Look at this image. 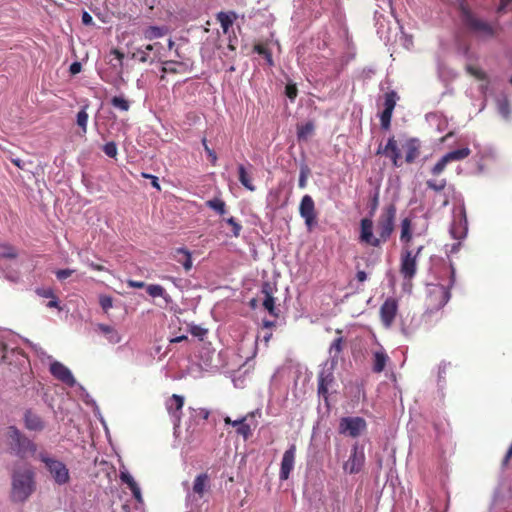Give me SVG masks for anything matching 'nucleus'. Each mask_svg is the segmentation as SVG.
<instances>
[{"label": "nucleus", "instance_id": "1", "mask_svg": "<svg viewBox=\"0 0 512 512\" xmlns=\"http://www.w3.org/2000/svg\"><path fill=\"white\" fill-rule=\"evenodd\" d=\"M395 219L396 207L393 204L384 207L379 215L376 225L377 234H374V223L371 218L361 219L359 242L371 247H380L392 235Z\"/></svg>", "mask_w": 512, "mask_h": 512}, {"label": "nucleus", "instance_id": "2", "mask_svg": "<svg viewBox=\"0 0 512 512\" xmlns=\"http://www.w3.org/2000/svg\"><path fill=\"white\" fill-rule=\"evenodd\" d=\"M35 475L31 468L20 467L12 474L11 498L14 502H25L35 491Z\"/></svg>", "mask_w": 512, "mask_h": 512}, {"label": "nucleus", "instance_id": "3", "mask_svg": "<svg viewBox=\"0 0 512 512\" xmlns=\"http://www.w3.org/2000/svg\"><path fill=\"white\" fill-rule=\"evenodd\" d=\"M5 437L10 449L19 457H37V445L26 437L17 427L9 426L5 431Z\"/></svg>", "mask_w": 512, "mask_h": 512}, {"label": "nucleus", "instance_id": "4", "mask_svg": "<svg viewBox=\"0 0 512 512\" xmlns=\"http://www.w3.org/2000/svg\"><path fill=\"white\" fill-rule=\"evenodd\" d=\"M423 246L412 248L411 246H402L400 252L399 272L404 280V287L411 284L412 279L417 273V260L423 250Z\"/></svg>", "mask_w": 512, "mask_h": 512}, {"label": "nucleus", "instance_id": "5", "mask_svg": "<svg viewBox=\"0 0 512 512\" xmlns=\"http://www.w3.org/2000/svg\"><path fill=\"white\" fill-rule=\"evenodd\" d=\"M455 271L451 268V280L448 287L440 284H428L426 287L427 299L426 305L427 310L430 312L439 310L442 308L450 299L449 288L453 286L455 282Z\"/></svg>", "mask_w": 512, "mask_h": 512}, {"label": "nucleus", "instance_id": "6", "mask_svg": "<svg viewBox=\"0 0 512 512\" xmlns=\"http://www.w3.org/2000/svg\"><path fill=\"white\" fill-rule=\"evenodd\" d=\"M37 459L44 464L56 484L65 485L70 481L69 469L62 461L51 456L46 451L38 452Z\"/></svg>", "mask_w": 512, "mask_h": 512}, {"label": "nucleus", "instance_id": "7", "mask_svg": "<svg viewBox=\"0 0 512 512\" xmlns=\"http://www.w3.org/2000/svg\"><path fill=\"white\" fill-rule=\"evenodd\" d=\"M462 17L465 24L476 34L483 37L492 36L495 33V26L477 18L469 9L461 6Z\"/></svg>", "mask_w": 512, "mask_h": 512}, {"label": "nucleus", "instance_id": "8", "mask_svg": "<svg viewBox=\"0 0 512 512\" xmlns=\"http://www.w3.org/2000/svg\"><path fill=\"white\" fill-rule=\"evenodd\" d=\"M364 447L355 443L350 451L348 459L343 463V471L346 474H357L362 471L365 465Z\"/></svg>", "mask_w": 512, "mask_h": 512}, {"label": "nucleus", "instance_id": "9", "mask_svg": "<svg viewBox=\"0 0 512 512\" xmlns=\"http://www.w3.org/2000/svg\"><path fill=\"white\" fill-rule=\"evenodd\" d=\"M367 428L362 417H343L339 422V433L352 438L359 437Z\"/></svg>", "mask_w": 512, "mask_h": 512}, {"label": "nucleus", "instance_id": "10", "mask_svg": "<svg viewBox=\"0 0 512 512\" xmlns=\"http://www.w3.org/2000/svg\"><path fill=\"white\" fill-rule=\"evenodd\" d=\"M16 250L7 244H0V269L3 270V275L10 281L17 282L20 278L19 272L14 269L5 270V260L12 261V265L18 267V261L16 260Z\"/></svg>", "mask_w": 512, "mask_h": 512}, {"label": "nucleus", "instance_id": "11", "mask_svg": "<svg viewBox=\"0 0 512 512\" xmlns=\"http://www.w3.org/2000/svg\"><path fill=\"white\" fill-rule=\"evenodd\" d=\"M50 361L49 371L59 381L69 387H74L77 384L71 370L59 361L52 360L50 356H47Z\"/></svg>", "mask_w": 512, "mask_h": 512}, {"label": "nucleus", "instance_id": "12", "mask_svg": "<svg viewBox=\"0 0 512 512\" xmlns=\"http://www.w3.org/2000/svg\"><path fill=\"white\" fill-rule=\"evenodd\" d=\"M299 213L304 219L307 228L311 230L316 224V213L315 204L310 195H305L302 197L299 206Z\"/></svg>", "mask_w": 512, "mask_h": 512}, {"label": "nucleus", "instance_id": "13", "mask_svg": "<svg viewBox=\"0 0 512 512\" xmlns=\"http://www.w3.org/2000/svg\"><path fill=\"white\" fill-rule=\"evenodd\" d=\"M336 364H325L318 376V393L327 398V393L334 382L333 370Z\"/></svg>", "mask_w": 512, "mask_h": 512}, {"label": "nucleus", "instance_id": "14", "mask_svg": "<svg viewBox=\"0 0 512 512\" xmlns=\"http://www.w3.org/2000/svg\"><path fill=\"white\" fill-rule=\"evenodd\" d=\"M295 454H296V446L294 444L290 445V447L284 452L281 460L279 478L284 481L287 480L290 476V473L294 469L295 465Z\"/></svg>", "mask_w": 512, "mask_h": 512}, {"label": "nucleus", "instance_id": "15", "mask_svg": "<svg viewBox=\"0 0 512 512\" xmlns=\"http://www.w3.org/2000/svg\"><path fill=\"white\" fill-rule=\"evenodd\" d=\"M398 310L397 301L394 298H388L380 307V317L383 325L390 328L396 317Z\"/></svg>", "mask_w": 512, "mask_h": 512}, {"label": "nucleus", "instance_id": "16", "mask_svg": "<svg viewBox=\"0 0 512 512\" xmlns=\"http://www.w3.org/2000/svg\"><path fill=\"white\" fill-rule=\"evenodd\" d=\"M184 405V397L173 394L167 401H166V409L170 416L173 418L175 425H178L181 418V410Z\"/></svg>", "mask_w": 512, "mask_h": 512}, {"label": "nucleus", "instance_id": "17", "mask_svg": "<svg viewBox=\"0 0 512 512\" xmlns=\"http://www.w3.org/2000/svg\"><path fill=\"white\" fill-rule=\"evenodd\" d=\"M377 153L384 154L386 157H389L395 167L401 166V152L397 146L396 140L393 137L389 138L386 146L383 149L379 148Z\"/></svg>", "mask_w": 512, "mask_h": 512}, {"label": "nucleus", "instance_id": "18", "mask_svg": "<svg viewBox=\"0 0 512 512\" xmlns=\"http://www.w3.org/2000/svg\"><path fill=\"white\" fill-rule=\"evenodd\" d=\"M24 426L27 430L41 432L45 428L43 419L31 410H27L23 416Z\"/></svg>", "mask_w": 512, "mask_h": 512}, {"label": "nucleus", "instance_id": "19", "mask_svg": "<svg viewBox=\"0 0 512 512\" xmlns=\"http://www.w3.org/2000/svg\"><path fill=\"white\" fill-rule=\"evenodd\" d=\"M495 106L498 114L505 120L512 119V108L507 95L503 92L495 96Z\"/></svg>", "mask_w": 512, "mask_h": 512}, {"label": "nucleus", "instance_id": "20", "mask_svg": "<svg viewBox=\"0 0 512 512\" xmlns=\"http://www.w3.org/2000/svg\"><path fill=\"white\" fill-rule=\"evenodd\" d=\"M459 217H460L459 222L458 223L454 222L451 225L450 233L454 239L461 240L466 237L467 230H468L466 213H465V209L463 207L459 211Z\"/></svg>", "mask_w": 512, "mask_h": 512}, {"label": "nucleus", "instance_id": "21", "mask_svg": "<svg viewBox=\"0 0 512 512\" xmlns=\"http://www.w3.org/2000/svg\"><path fill=\"white\" fill-rule=\"evenodd\" d=\"M119 477L123 483L128 485L136 501L141 503L143 501L141 489L134 480V478L132 477V475L125 468H123L122 470H120Z\"/></svg>", "mask_w": 512, "mask_h": 512}, {"label": "nucleus", "instance_id": "22", "mask_svg": "<svg viewBox=\"0 0 512 512\" xmlns=\"http://www.w3.org/2000/svg\"><path fill=\"white\" fill-rule=\"evenodd\" d=\"M172 258L182 264L185 271L191 270L193 266L191 253L186 248H177L172 252Z\"/></svg>", "mask_w": 512, "mask_h": 512}, {"label": "nucleus", "instance_id": "23", "mask_svg": "<svg viewBox=\"0 0 512 512\" xmlns=\"http://www.w3.org/2000/svg\"><path fill=\"white\" fill-rule=\"evenodd\" d=\"M98 331L105 336V338L110 342L111 344H117L120 343L122 340L121 335L116 330L115 327L106 325V324H98L97 325Z\"/></svg>", "mask_w": 512, "mask_h": 512}, {"label": "nucleus", "instance_id": "24", "mask_svg": "<svg viewBox=\"0 0 512 512\" xmlns=\"http://www.w3.org/2000/svg\"><path fill=\"white\" fill-rule=\"evenodd\" d=\"M389 357L385 350L380 347L378 350L373 352V371L380 373L384 370Z\"/></svg>", "mask_w": 512, "mask_h": 512}, {"label": "nucleus", "instance_id": "25", "mask_svg": "<svg viewBox=\"0 0 512 512\" xmlns=\"http://www.w3.org/2000/svg\"><path fill=\"white\" fill-rule=\"evenodd\" d=\"M158 47H159V43H155V44H148L144 48H138L132 54V58L137 59L143 63L148 62V61L152 62L154 59H152L150 57V52L158 49Z\"/></svg>", "mask_w": 512, "mask_h": 512}, {"label": "nucleus", "instance_id": "26", "mask_svg": "<svg viewBox=\"0 0 512 512\" xmlns=\"http://www.w3.org/2000/svg\"><path fill=\"white\" fill-rule=\"evenodd\" d=\"M400 241L402 246H411L412 224L409 218H404L401 221Z\"/></svg>", "mask_w": 512, "mask_h": 512}, {"label": "nucleus", "instance_id": "27", "mask_svg": "<svg viewBox=\"0 0 512 512\" xmlns=\"http://www.w3.org/2000/svg\"><path fill=\"white\" fill-rule=\"evenodd\" d=\"M209 487V476L206 473L199 474L193 483V492L200 498L203 497L205 491Z\"/></svg>", "mask_w": 512, "mask_h": 512}, {"label": "nucleus", "instance_id": "28", "mask_svg": "<svg viewBox=\"0 0 512 512\" xmlns=\"http://www.w3.org/2000/svg\"><path fill=\"white\" fill-rule=\"evenodd\" d=\"M419 143L415 139L409 140L405 144V160L412 163L419 156Z\"/></svg>", "mask_w": 512, "mask_h": 512}, {"label": "nucleus", "instance_id": "29", "mask_svg": "<svg viewBox=\"0 0 512 512\" xmlns=\"http://www.w3.org/2000/svg\"><path fill=\"white\" fill-rule=\"evenodd\" d=\"M147 293L153 297H161L168 304L172 301L170 295H168L165 289L159 284H149L146 286Z\"/></svg>", "mask_w": 512, "mask_h": 512}, {"label": "nucleus", "instance_id": "30", "mask_svg": "<svg viewBox=\"0 0 512 512\" xmlns=\"http://www.w3.org/2000/svg\"><path fill=\"white\" fill-rule=\"evenodd\" d=\"M257 426V421L255 418L245 420L242 422L241 425H239L238 429H236V432L238 435L242 436L245 440L252 436L253 430Z\"/></svg>", "mask_w": 512, "mask_h": 512}, {"label": "nucleus", "instance_id": "31", "mask_svg": "<svg viewBox=\"0 0 512 512\" xmlns=\"http://www.w3.org/2000/svg\"><path fill=\"white\" fill-rule=\"evenodd\" d=\"M343 342V338L338 337L331 343L329 347L330 363H338L340 353L343 350Z\"/></svg>", "mask_w": 512, "mask_h": 512}, {"label": "nucleus", "instance_id": "32", "mask_svg": "<svg viewBox=\"0 0 512 512\" xmlns=\"http://www.w3.org/2000/svg\"><path fill=\"white\" fill-rule=\"evenodd\" d=\"M235 19L236 14L234 12H220L217 14V20L219 21L221 28L225 34L228 33Z\"/></svg>", "mask_w": 512, "mask_h": 512}, {"label": "nucleus", "instance_id": "33", "mask_svg": "<svg viewBox=\"0 0 512 512\" xmlns=\"http://www.w3.org/2000/svg\"><path fill=\"white\" fill-rule=\"evenodd\" d=\"M471 153V150L468 147L459 148L453 151L446 153L444 156L448 160L449 163L454 161H461L467 158Z\"/></svg>", "mask_w": 512, "mask_h": 512}, {"label": "nucleus", "instance_id": "34", "mask_svg": "<svg viewBox=\"0 0 512 512\" xmlns=\"http://www.w3.org/2000/svg\"><path fill=\"white\" fill-rule=\"evenodd\" d=\"M166 32H167V29L164 27L149 26L148 28H146L143 31V35L146 40L151 41L154 39L161 38L162 36H164L166 34Z\"/></svg>", "mask_w": 512, "mask_h": 512}, {"label": "nucleus", "instance_id": "35", "mask_svg": "<svg viewBox=\"0 0 512 512\" xmlns=\"http://www.w3.org/2000/svg\"><path fill=\"white\" fill-rule=\"evenodd\" d=\"M238 174L240 183L249 191H255L256 187L252 183V178L243 165L238 166Z\"/></svg>", "mask_w": 512, "mask_h": 512}, {"label": "nucleus", "instance_id": "36", "mask_svg": "<svg viewBox=\"0 0 512 512\" xmlns=\"http://www.w3.org/2000/svg\"><path fill=\"white\" fill-rule=\"evenodd\" d=\"M313 131H314V125L312 122H307L301 126L298 127L297 129V137L299 140H303V141H306L308 140L312 134H313Z\"/></svg>", "mask_w": 512, "mask_h": 512}, {"label": "nucleus", "instance_id": "37", "mask_svg": "<svg viewBox=\"0 0 512 512\" xmlns=\"http://www.w3.org/2000/svg\"><path fill=\"white\" fill-rule=\"evenodd\" d=\"M186 64L176 61H165L163 63V72L165 73H180L186 69Z\"/></svg>", "mask_w": 512, "mask_h": 512}, {"label": "nucleus", "instance_id": "38", "mask_svg": "<svg viewBox=\"0 0 512 512\" xmlns=\"http://www.w3.org/2000/svg\"><path fill=\"white\" fill-rule=\"evenodd\" d=\"M206 206L214 210L219 215H224L226 213V204L220 198H213L206 201Z\"/></svg>", "mask_w": 512, "mask_h": 512}, {"label": "nucleus", "instance_id": "39", "mask_svg": "<svg viewBox=\"0 0 512 512\" xmlns=\"http://www.w3.org/2000/svg\"><path fill=\"white\" fill-rule=\"evenodd\" d=\"M427 121L431 126H436L439 132H442L447 126L446 119L438 114L427 115Z\"/></svg>", "mask_w": 512, "mask_h": 512}, {"label": "nucleus", "instance_id": "40", "mask_svg": "<svg viewBox=\"0 0 512 512\" xmlns=\"http://www.w3.org/2000/svg\"><path fill=\"white\" fill-rule=\"evenodd\" d=\"M256 415H259V411L250 412V413L246 414L245 416H242L236 420H232L229 416H226V417H224V422L226 425H231L233 427H236V429H238L239 425H241L243 421L253 419V418H255Z\"/></svg>", "mask_w": 512, "mask_h": 512}, {"label": "nucleus", "instance_id": "41", "mask_svg": "<svg viewBox=\"0 0 512 512\" xmlns=\"http://www.w3.org/2000/svg\"><path fill=\"white\" fill-rule=\"evenodd\" d=\"M111 105L114 108L124 112L130 109V102L124 96H114L111 99Z\"/></svg>", "mask_w": 512, "mask_h": 512}, {"label": "nucleus", "instance_id": "42", "mask_svg": "<svg viewBox=\"0 0 512 512\" xmlns=\"http://www.w3.org/2000/svg\"><path fill=\"white\" fill-rule=\"evenodd\" d=\"M77 125L82 128V132L86 133L87 131V123H88V114L86 112V108H82L77 113Z\"/></svg>", "mask_w": 512, "mask_h": 512}, {"label": "nucleus", "instance_id": "43", "mask_svg": "<svg viewBox=\"0 0 512 512\" xmlns=\"http://www.w3.org/2000/svg\"><path fill=\"white\" fill-rule=\"evenodd\" d=\"M426 185L428 188L438 192V191H442L446 187L447 182L445 179H439V180L430 179V180H427Z\"/></svg>", "mask_w": 512, "mask_h": 512}, {"label": "nucleus", "instance_id": "44", "mask_svg": "<svg viewBox=\"0 0 512 512\" xmlns=\"http://www.w3.org/2000/svg\"><path fill=\"white\" fill-rule=\"evenodd\" d=\"M449 164L448 160L446 159V157L443 155L439 160L438 162L432 167L431 169V173L435 176L441 174L444 169L446 168V166Z\"/></svg>", "mask_w": 512, "mask_h": 512}, {"label": "nucleus", "instance_id": "45", "mask_svg": "<svg viewBox=\"0 0 512 512\" xmlns=\"http://www.w3.org/2000/svg\"><path fill=\"white\" fill-rule=\"evenodd\" d=\"M225 222L232 227V235L234 237H239L242 230L240 223H238L234 217L225 219Z\"/></svg>", "mask_w": 512, "mask_h": 512}, {"label": "nucleus", "instance_id": "46", "mask_svg": "<svg viewBox=\"0 0 512 512\" xmlns=\"http://www.w3.org/2000/svg\"><path fill=\"white\" fill-rule=\"evenodd\" d=\"M264 293H265V298L263 300V306L265 307V309H267L269 311V313L274 314V309H275L274 298L266 290H264Z\"/></svg>", "mask_w": 512, "mask_h": 512}, {"label": "nucleus", "instance_id": "47", "mask_svg": "<svg viewBox=\"0 0 512 512\" xmlns=\"http://www.w3.org/2000/svg\"><path fill=\"white\" fill-rule=\"evenodd\" d=\"M99 304H100L101 308L105 312H107L113 306V299H112V297H110L108 295H100L99 296Z\"/></svg>", "mask_w": 512, "mask_h": 512}, {"label": "nucleus", "instance_id": "48", "mask_svg": "<svg viewBox=\"0 0 512 512\" xmlns=\"http://www.w3.org/2000/svg\"><path fill=\"white\" fill-rule=\"evenodd\" d=\"M104 153L111 158H115L117 156L118 150L117 146L114 142H108L103 146Z\"/></svg>", "mask_w": 512, "mask_h": 512}, {"label": "nucleus", "instance_id": "49", "mask_svg": "<svg viewBox=\"0 0 512 512\" xmlns=\"http://www.w3.org/2000/svg\"><path fill=\"white\" fill-rule=\"evenodd\" d=\"M392 112L393 111L383 110V112L381 113L380 119H381L382 128H384V129L389 128L391 117H392Z\"/></svg>", "mask_w": 512, "mask_h": 512}, {"label": "nucleus", "instance_id": "50", "mask_svg": "<svg viewBox=\"0 0 512 512\" xmlns=\"http://www.w3.org/2000/svg\"><path fill=\"white\" fill-rule=\"evenodd\" d=\"M110 54L113 55L115 60L117 61V63L116 64H112V66L114 68L122 69L124 55L119 50H117V49H112Z\"/></svg>", "mask_w": 512, "mask_h": 512}, {"label": "nucleus", "instance_id": "51", "mask_svg": "<svg viewBox=\"0 0 512 512\" xmlns=\"http://www.w3.org/2000/svg\"><path fill=\"white\" fill-rule=\"evenodd\" d=\"M308 172L309 171H308L307 167H302L301 168L300 176H299V182H298V185H299L300 188H305L306 187Z\"/></svg>", "mask_w": 512, "mask_h": 512}, {"label": "nucleus", "instance_id": "52", "mask_svg": "<svg viewBox=\"0 0 512 512\" xmlns=\"http://www.w3.org/2000/svg\"><path fill=\"white\" fill-rule=\"evenodd\" d=\"M36 293L43 298H52L55 294L51 288H38Z\"/></svg>", "mask_w": 512, "mask_h": 512}, {"label": "nucleus", "instance_id": "53", "mask_svg": "<svg viewBox=\"0 0 512 512\" xmlns=\"http://www.w3.org/2000/svg\"><path fill=\"white\" fill-rule=\"evenodd\" d=\"M395 107L394 94H387L385 98V108L384 110L393 111Z\"/></svg>", "mask_w": 512, "mask_h": 512}, {"label": "nucleus", "instance_id": "54", "mask_svg": "<svg viewBox=\"0 0 512 512\" xmlns=\"http://www.w3.org/2000/svg\"><path fill=\"white\" fill-rule=\"evenodd\" d=\"M73 273H74V270H72V269H61V270L56 271V277L59 280H65L68 277H70Z\"/></svg>", "mask_w": 512, "mask_h": 512}, {"label": "nucleus", "instance_id": "55", "mask_svg": "<svg viewBox=\"0 0 512 512\" xmlns=\"http://www.w3.org/2000/svg\"><path fill=\"white\" fill-rule=\"evenodd\" d=\"M141 175H142V177H143V178H147V179L152 180V184H151V185H152L155 189H157V190H160V189H161V188H160V184H159L158 177H156V176H154V175H152V174L145 173V172H143Z\"/></svg>", "mask_w": 512, "mask_h": 512}, {"label": "nucleus", "instance_id": "56", "mask_svg": "<svg viewBox=\"0 0 512 512\" xmlns=\"http://www.w3.org/2000/svg\"><path fill=\"white\" fill-rule=\"evenodd\" d=\"M203 145H204L205 151H206L208 157L210 158L212 164H215L217 161L216 153L208 147V145L206 144V139H203Z\"/></svg>", "mask_w": 512, "mask_h": 512}, {"label": "nucleus", "instance_id": "57", "mask_svg": "<svg viewBox=\"0 0 512 512\" xmlns=\"http://www.w3.org/2000/svg\"><path fill=\"white\" fill-rule=\"evenodd\" d=\"M286 95H287V97H288L289 99L294 100V98H295V97H296V95H297V89H296V87H295V86H293V85H288V86L286 87Z\"/></svg>", "mask_w": 512, "mask_h": 512}, {"label": "nucleus", "instance_id": "58", "mask_svg": "<svg viewBox=\"0 0 512 512\" xmlns=\"http://www.w3.org/2000/svg\"><path fill=\"white\" fill-rule=\"evenodd\" d=\"M81 68H82L81 63H79V62H73V63L70 65L69 70H70V73H71L72 75H75V74L80 73Z\"/></svg>", "mask_w": 512, "mask_h": 512}, {"label": "nucleus", "instance_id": "59", "mask_svg": "<svg viewBox=\"0 0 512 512\" xmlns=\"http://www.w3.org/2000/svg\"><path fill=\"white\" fill-rule=\"evenodd\" d=\"M127 285L131 288H143L146 284L143 281L128 280Z\"/></svg>", "mask_w": 512, "mask_h": 512}, {"label": "nucleus", "instance_id": "60", "mask_svg": "<svg viewBox=\"0 0 512 512\" xmlns=\"http://www.w3.org/2000/svg\"><path fill=\"white\" fill-rule=\"evenodd\" d=\"M79 389L83 392V394H85L84 396V401L85 403L87 404H92L94 406H96V403L95 401L90 397V395L85 391L84 387L81 386V385H78Z\"/></svg>", "mask_w": 512, "mask_h": 512}, {"label": "nucleus", "instance_id": "61", "mask_svg": "<svg viewBox=\"0 0 512 512\" xmlns=\"http://www.w3.org/2000/svg\"><path fill=\"white\" fill-rule=\"evenodd\" d=\"M47 307L57 308V309L61 310V307L59 306L58 298L55 295L52 298H50V301L47 303Z\"/></svg>", "mask_w": 512, "mask_h": 512}, {"label": "nucleus", "instance_id": "62", "mask_svg": "<svg viewBox=\"0 0 512 512\" xmlns=\"http://www.w3.org/2000/svg\"><path fill=\"white\" fill-rule=\"evenodd\" d=\"M83 262L86 265H88L90 268H92L93 270H97V271H104L105 270L104 266L95 264L93 262H90L89 260H83Z\"/></svg>", "mask_w": 512, "mask_h": 512}, {"label": "nucleus", "instance_id": "63", "mask_svg": "<svg viewBox=\"0 0 512 512\" xmlns=\"http://www.w3.org/2000/svg\"><path fill=\"white\" fill-rule=\"evenodd\" d=\"M82 22L85 24V25H90L93 23V19H92V16L88 13V12H84L83 15H82Z\"/></svg>", "mask_w": 512, "mask_h": 512}, {"label": "nucleus", "instance_id": "64", "mask_svg": "<svg viewBox=\"0 0 512 512\" xmlns=\"http://www.w3.org/2000/svg\"><path fill=\"white\" fill-rule=\"evenodd\" d=\"M512 2V0H501L500 5L498 7V12L502 13L505 11L506 7L509 5V3Z\"/></svg>", "mask_w": 512, "mask_h": 512}]
</instances>
